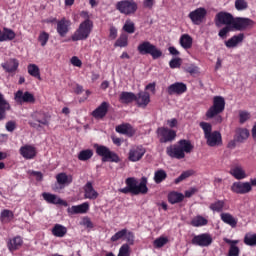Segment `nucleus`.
Returning <instances> with one entry per match:
<instances>
[{
    "label": "nucleus",
    "instance_id": "7c9ffc66",
    "mask_svg": "<svg viewBox=\"0 0 256 256\" xmlns=\"http://www.w3.org/2000/svg\"><path fill=\"white\" fill-rule=\"evenodd\" d=\"M229 173L232 175V177H234V179H237L238 181L247 179V173H245V170H243V167L241 166H235L231 168Z\"/></svg>",
    "mask_w": 256,
    "mask_h": 256
},
{
    "label": "nucleus",
    "instance_id": "1a4fd4ad",
    "mask_svg": "<svg viewBox=\"0 0 256 256\" xmlns=\"http://www.w3.org/2000/svg\"><path fill=\"white\" fill-rule=\"evenodd\" d=\"M253 187H256V178L250 179V182H234L231 186V191L236 195H247V193L253 191Z\"/></svg>",
    "mask_w": 256,
    "mask_h": 256
},
{
    "label": "nucleus",
    "instance_id": "412c9836",
    "mask_svg": "<svg viewBox=\"0 0 256 256\" xmlns=\"http://www.w3.org/2000/svg\"><path fill=\"white\" fill-rule=\"evenodd\" d=\"M1 67L6 73H17L19 69V60L17 58H10L8 61L1 64Z\"/></svg>",
    "mask_w": 256,
    "mask_h": 256
},
{
    "label": "nucleus",
    "instance_id": "774afa93",
    "mask_svg": "<svg viewBox=\"0 0 256 256\" xmlns=\"http://www.w3.org/2000/svg\"><path fill=\"white\" fill-rule=\"evenodd\" d=\"M109 39H117V28L115 26H111L109 30Z\"/></svg>",
    "mask_w": 256,
    "mask_h": 256
},
{
    "label": "nucleus",
    "instance_id": "338daca9",
    "mask_svg": "<svg viewBox=\"0 0 256 256\" xmlns=\"http://www.w3.org/2000/svg\"><path fill=\"white\" fill-rule=\"evenodd\" d=\"M71 64L74 66V67H82L83 65V62L81 61V59H79V57L77 56H73L70 60Z\"/></svg>",
    "mask_w": 256,
    "mask_h": 256
},
{
    "label": "nucleus",
    "instance_id": "4d7b16f0",
    "mask_svg": "<svg viewBox=\"0 0 256 256\" xmlns=\"http://www.w3.org/2000/svg\"><path fill=\"white\" fill-rule=\"evenodd\" d=\"M249 7V4L245 0H235V9L237 11H245Z\"/></svg>",
    "mask_w": 256,
    "mask_h": 256
},
{
    "label": "nucleus",
    "instance_id": "bf43d9fd",
    "mask_svg": "<svg viewBox=\"0 0 256 256\" xmlns=\"http://www.w3.org/2000/svg\"><path fill=\"white\" fill-rule=\"evenodd\" d=\"M130 255H131V252H130L129 244H123L119 249L118 256H130Z\"/></svg>",
    "mask_w": 256,
    "mask_h": 256
},
{
    "label": "nucleus",
    "instance_id": "5fc2aeb1",
    "mask_svg": "<svg viewBox=\"0 0 256 256\" xmlns=\"http://www.w3.org/2000/svg\"><path fill=\"white\" fill-rule=\"evenodd\" d=\"M125 235H127V229L124 228L118 232H116L111 238L110 241L112 243H115L117 241H119V239H123L125 237Z\"/></svg>",
    "mask_w": 256,
    "mask_h": 256
},
{
    "label": "nucleus",
    "instance_id": "423d86ee",
    "mask_svg": "<svg viewBox=\"0 0 256 256\" xmlns=\"http://www.w3.org/2000/svg\"><path fill=\"white\" fill-rule=\"evenodd\" d=\"M94 148L96 150V154L98 155V157H102V163H120L121 162V158L119 157V155L111 151L109 147L105 145L95 144Z\"/></svg>",
    "mask_w": 256,
    "mask_h": 256
},
{
    "label": "nucleus",
    "instance_id": "4be33fe9",
    "mask_svg": "<svg viewBox=\"0 0 256 256\" xmlns=\"http://www.w3.org/2000/svg\"><path fill=\"white\" fill-rule=\"evenodd\" d=\"M84 198L90 199L91 201H95L99 197V192L93 187V182H87L84 187Z\"/></svg>",
    "mask_w": 256,
    "mask_h": 256
},
{
    "label": "nucleus",
    "instance_id": "49530a36",
    "mask_svg": "<svg viewBox=\"0 0 256 256\" xmlns=\"http://www.w3.org/2000/svg\"><path fill=\"white\" fill-rule=\"evenodd\" d=\"M224 207H225V201L218 200L216 202L211 203L209 206V209H211V211H214L216 213H221Z\"/></svg>",
    "mask_w": 256,
    "mask_h": 256
},
{
    "label": "nucleus",
    "instance_id": "0e129e2a",
    "mask_svg": "<svg viewBox=\"0 0 256 256\" xmlns=\"http://www.w3.org/2000/svg\"><path fill=\"white\" fill-rule=\"evenodd\" d=\"M15 129H17V122L10 120L6 123V131H8L9 133H13Z\"/></svg>",
    "mask_w": 256,
    "mask_h": 256
},
{
    "label": "nucleus",
    "instance_id": "a211bd4d",
    "mask_svg": "<svg viewBox=\"0 0 256 256\" xmlns=\"http://www.w3.org/2000/svg\"><path fill=\"white\" fill-rule=\"evenodd\" d=\"M19 153L23 159H35L37 157V148L33 145L26 144L19 149Z\"/></svg>",
    "mask_w": 256,
    "mask_h": 256
},
{
    "label": "nucleus",
    "instance_id": "cd10ccee",
    "mask_svg": "<svg viewBox=\"0 0 256 256\" xmlns=\"http://www.w3.org/2000/svg\"><path fill=\"white\" fill-rule=\"evenodd\" d=\"M7 111H11V104H9L5 95L0 92V121L5 119Z\"/></svg>",
    "mask_w": 256,
    "mask_h": 256
},
{
    "label": "nucleus",
    "instance_id": "0eeeda50",
    "mask_svg": "<svg viewBox=\"0 0 256 256\" xmlns=\"http://www.w3.org/2000/svg\"><path fill=\"white\" fill-rule=\"evenodd\" d=\"M93 27L94 25L89 22H81L72 34L71 41H87L93 32Z\"/></svg>",
    "mask_w": 256,
    "mask_h": 256
},
{
    "label": "nucleus",
    "instance_id": "e433bc0d",
    "mask_svg": "<svg viewBox=\"0 0 256 256\" xmlns=\"http://www.w3.org/2000/svg\"><path fill=\"white\" fill-rule=\"evenodd\" d=\"M15 219V214L13 211L9 209H4L0 213V221L1 223H11Z\"/></svg>",
    "mask_w": 256,
    "mask_h": 256
},
{
    "label": "nucleus",
    "instance_id": "f8f14e48",
    "mask_svg": "<svg viewBox=\"0 0 256 256\" xmlns=\"http://www.w3.org/2000/svg\"><path fill=\"white\" fill-rule=\"evenodd\" d=\"M145 153H147V150L142 145L133 146L129 150L128 159L132 163H137V161H141V159H143Z\"/></svg>",
    "mask_w": 256,
    "mask_h": 256
},
{
    "label": "nucleus",
    "instance_id": "393cba45",
    "mask_svg": "<svg viewBox=\"0 0 256 256\" xmlns=\"http://www.w3.org/2000/svg\"><path fill=\"white\" fill-rule=\"evenodd\" d=\"M138 107H142V109H145L151 103V95H149V92H139L136 95L135 99Z\"/></svg>",
    "mask_w": 256,
    "mask_h": 256
},
{
    "label": "nucleus",
    "instance_id": "864d4df0",
    "mask_svg": "<svg viewBox=\"0 0 256 256\" xmlns=\"http://www.w3.org/2000/svg\"><path fill=\"white\" fill-rule=\"evenodd\" d=\"M169 243V238L167 237H159L156 240H154V247L156 249H161V247H165Z\"/></svg>",
    "mask_w": 256,
    "mask_h": 256
},
{
    "label": "nucleus",
    "instance_id": "c756f323",
    "mask_svg": "<svg viewBox=\"0 0 256 256\" xmlns=\"http://www.w3.org/2000/svg\"><path fill=\"white\" fill-rule=\"evenodd\" d=\"M243 39H245V34L240 33L238 35L232 36L227 41H225V45L228 49H234V47H237L239 43H243Z\"/></svg>",
    "mask_w": 256,
    "mask_h": 256
},
{
    "label": "nucleus",
    "instance_id": "39448f33",
    "mask_svg": "<svg viewBox=\"0 0 256 256\" xmlns=\"http://www.w3.org/2000/svg\"><path fill=\"white\" fill-rule=\"evenodd\" d=\"M32 120L28 123L36 131H42L43 127H49L51 116L43 111H36L31 114Z\"/></svg>",
    "mask_w": 256,
    "mask_h": 256
},
{
    "label": "nucleus",
    "instance_id": "dca6fc26",
    "mask_svg": "<svg viewBox=\"0 0 256 256\" xmlns=\"http://www.w3.org/2000/svg\"><path fill=\"white\" fill-rule=\"evenodd\" d=\"M166 92L168 95H183L187 93V84L183 82H175L167 87Z\"/></svg>",
    "mask_w": 256,
    "mask_h": 256
},
{
    "label": "nucleus",
    "instance_id": "680f3d73",
    "mask_svg": "<svg viewBox=\"0 0 256 256\" xmlns=\"http://www.w3.org/2000/svg\"><path fill=\"white\" fill-rule=\"evenodd\" d=\"M185 71L190 75H197V73H199V67H197L195 64H190L186 66Z\"/></svg>",
    "mask_w": 256,
    "mask_h": 256
},
{
    "label": "nucleus",
    "instance_id": "09e8293b",
    "mask_svg": "<svg viewBox=\"0 0 256 256\" xmlns=\"http://www.w3.org/2000/svg\"><path fill=\"white\" fill-rule=\"evenodd\" d=\"M244 243H245V245H248L249 247H255L256 246V234H246L244 237Z\"/></svg>",
    "mask_w": 256,
    "mask_h": 256
},
{
    "label": "nucleus",
    "instance_id": "5701e85b",
    "mask_svg": "<svg viewBox=\"0 0 256 256\" xmlns=\"http://www.w3.org/2000/svg\"><path fill=\"white\" fill-rule=\"evenodd\" d=\"M137 131L129 123H124L116 126V133L126 135L127 137H133Z\"/></svg>",
    "mask_w": 256,
    "mask_h": 256
},
{
    "label": "nucleus",
    "instance_id": "58836bf2",
    "mask_svg": "<svg viewBox=\"0 0 256 256\" xmlns=\"http://www.w3.org/2000/svg\"><path fill=\"white\" fill-rule=\"evenodd\" d=\"M178 147L181 149V151L184 154L191 153V151H193V149H194V146H193V144H191V141L185 140V139H181L178 141Z\"/></svg>",
    "mask_w": 256,
    "mask_h": 256
},
{
    "label": "nucleus",
    "instance_id": "4468645a",
    "mask_svg": "<svg viewBox=\"0 0 256 256\" xmlns=\"http://www.w3.org/2000/svg\"><path fill=\"white\" fill-rule=\"evenodd\" d=\"M188 17L192 21L193 25H201L207 17V10L203 7L197 8L190 12Z\"/></svg>",
    "mask_w": 256,
    "mask_h": 256
},
{
    "label": "nucleus",
    "instance_id": "a19ab883",
    "mask_svg": "<svg viewBox=\"0 0 256 256\" xmlns=\"http://www.w3.org/2000/svg\"><path fill=\"white\" fill-rule=\"evenodd\" d=\"M208 223L209 220H207V218L197 215L191 220L190 225H192V227H205Z\"/></svg>",
    "mask_w": 256,
    "mask_h": 256
},
{
    "label": "nucleus",
    "instance_id": "b1692460",
    "mask_svg": "<svg viewBox=\"0 0 256 256\" xmlns=\"http://www.w3.org/2000/svg\"><path fill=\"white\" fill-rule=\"evenodd\" d=\"M107 113H109V104L108 102H102L93 112L92 117L94 119H103Z\"/></svg>",
    "mask_w": 256,
    "mask_h": 256
},
{
    "label": "nucleus",
    "instance_id": "a878e982",
    "mask_svg": "<svg viewBox=\"0 0 256 256\" xmlns=\"http://www.w3.org/2000/svg\"><path fill=\"white\" fill-rule=\"evenodd\" d=\"M89 211V202H84L80 205L72 206L67 209L69 215H83Z\"/></svg>",
    "mask_w": 256,
    "mask_h": 256
},
{
    "label": "nucleus",
    "instance_id": "c85d7f7f",
    "mask_svg": "<svg viewBox=\"0 0 256 256\" xmlns=\"http://www.w3.org/2000/svg\"><path fill=\"white\" fill-rule=\"evenodd\" d=\"M20 247H23V238H21V236L11 238L7 242V248L10 253H14V251H19Z\"/></svg>",
    "mask_w": 256,
    "mask_h": 256
},
{
    "label": "nucleus",
    "instance_id": "4c0bfd02",
    "mask_svg": "<svg viewBox=\"0 0 256 256\" xmlns=\"http://www.w3.org/2000/svg\"><path fill=\"white\" fill-rule=\"evenodd\" d=\"M180 45L183 49H191L193 47V38L189 34H182L180 37Z\"/></svg>",
    "mask_w": 256,
    "mask_h": 256
},
{
    "label": "nucleus",
    "instance_id": "2f4dec72",
    "mask_svg": "<svg viewBox=\"0 0 256 256\" xmlns=\"http://www.w3.org/2000/svg\"><path fill=\"white\" fill-rule=\"evenodd\" d=\"M137 99V95L133 92H121L119 96L120 103L124 105H129V103H133Z\"/></svg>",
    "mask_w": 256,
    "mask_h": 256
},
{
    "label": "nucleus",
    "instance_id": "2eb2a0df",
    "mask_svg": "<svg viewBox=\"0 0 256 256\" xmlns=\"http://www.w3.org/2000/svg\"><path fill=\"white\" fill-rule=\"evenodd\" d=\"M211 243H213V237L209 233L199 234L192 238V245H197L198 247H209Z\"/></svg>",
    "mask_w": 256,
    "mask_h": 256
},
{
    "label": "nucleus",
    "instance_id": "a18cd8bd",
    "mask_svg": "<svg viewBox=\"0 0 256 256\" xmlns=\"http://www.w3.org/2000/svg\"><path fill=\"white\" fill-rule=\"evenodd\" d=\"M93 150L91 149H85V150H81L78 153V160L79 161H89V159H91L93 157Z\"/></svg>",
    "mask_w": 256,
    "mask_h": 256
},
{
    "label": "nucleus",
    "instance_id": "c03bdc74",
    "mask_svg": "<svg viewBox=\"0 0 256 256\" xmlns=\"http://www.w3.org/2000/svg\"><path fill=\"white\" fill-rule=\"evenodd\" d=\"M56 181L58 185H69V183H73V178H69L65 173H59L56 176Z\"/></svg>",
    "mask_w": 256,
    "mask_h": 256
},
{
    "label": "nucleus",
    "instance_id": "f03ea898",
    "mask_svg": "<svg viewBox=\"0 0 256 256\" xmlns=\"http://www.w3.org/2000/svg\"><path fill=\"white\" fill-rule=\"evenodd\" d=\"M125 183L126 187L120 189V193H124V195L129 193L132 195H147V193H149V188L147 187V177L145 176L140 179V183L134 177L127 178Z\"/></svg>",
    "mask_w": 256,
    "mask_h": 256
},
{
    "label": "nucleus",
    "instance_id": "13d9d810",
    "mask_svg": "<svg viewBox=\"0 0 256 256\" xmlns=\"http://www.w3.org/2000/svg\"><path fill=\"white\" fill-rule=\"evenodd\" d=\"M123 30L129 34L135 33V23L127 20L123 26Z\"/></svg>",
    "mask_w": 256,
    "mask_h": 256
},
{
    "label": "nucleus",
    "instance_id": "79ce46f5",
    "mask_svg": "<svg viewBox=\"0 0 256 256\" xmlns=\"http://www.w3.org/2000/svg\"><path fill=\"white\" fill-rule=\"evenodd\" d=\"M27 69L31 77H34L35 79L41 81V70L39 69V66H37V64H29Z\"/></svg>",
    "mask_w": 256,
    "mask_h": 256
},
{
    "label": "nucleus",
    "instance_id": "f257e3e1",
    "mask_svg": "<svg viewBox=\"0 0 256 256\" xmlns=\"http://www.w3.org/2000/svg\"><path fill=\"white\" fill-rule=\"evenodd\" d=\"M214 23L216 27L230 26L235 29V31H246V29H251L255 22L249 18L233 17L229 12H219L216 14Z\"/></svg>",
    "mask_w": 256,
    "mask_h": 256
},
{
    "label": "nucleus",
    "instance_id": "6e6d98bb",
    "mask_svg": "<svg viewBox=\"0 0 256 256\" xmlns=\"http://www.w3.org/2000/svg\"><path fill=\"white\" fill-rule=\"evenodd\" d=\"M38 41L42 47H45L47 43L49 42V33L43 31L38 36Z\"/></svg>",
    "mask_w": 256,
    "mask_h": 256
},
{
    "label": "nucleus",
    "instance_id": "9d476101",
    "mask_svg": "<svg viewBox=\"0 0 256 256\" xmlns=\"http://www.w3.org/2000/svg\"><path fill=\"white\" fill-rule=\"evenodd\" d=\"M116 9L122 15H135L139 5L135 0H121L116 3Z\"/></svg>",
    "mask_w": 256,
    "mask_h": 256
},
{
    "label": "nucleus",
    "instance_id": "603ef678",
    "mask_svg": "<svg viewBox=\"0 0 256 256\" xmlns=\"http://www.w3.org/2000/svg\"><path fill=\"white\" fill-rule=\"evenodd\" d=\"M251 119V113L245 111V110H240L239 111V123L240 125H243L244 123H247Z\"/></svg>",
    "mask_w": 256,
    "mask_h": 256
},
{
    "label": "nucleus",
    "instance_id": "69168bd1",
    "mask_svg": "<svg viewBox=\"0 0 256 256\" xmlns=\"http://www.w3.org/2000/svg\"><path fill=\"white\" fill-rule=\"evenodd\" d=\"M80 17H82V19H84V21H82V23H90L93 24V20H91V16L89 15L88 11H82L80 13Z\"/></svg>",
    "mask_w": 256,
    "mask_h": 256
},
{
    "label": "nucleus",
    "instance_id": "f704fd0d",
    "mask_svg": "<svg viewBox=\"0 0 256 256\" xmlns=\"http://www.w3.org/2000/svg\"><path fill=\"white\" fill-rule=\"evenodd\" d=\"M183 199H185V195H183V193L172 191L168 194V202L171 203V205L181 203Z\"/></svg>",
    "mask_w": 256,
    "mask_h": 256
},
{
    "label": "nucleus",
    "instance_id": "6ab92c4d",
    "mask_svg": "<svg viewBox=\"0 0 256 256\" xmlns=\"http://www.w3.org/2000/svg\"><path fill=\"white\" fill-rule=\"evenodd\" d=\"M42 197L44 201H47L48 203H50V205H63V207H67L69 205L67 201L49 192L42 193Z\"/></svg>",
    "mask_w": 256,
    "mask_h": 256
},
{
    "label": "nucleus",
    "instance_id": "052dcab7",
    "mask_svg": "<svg viewBox=\"0 0 256 256\" xmlns=\"http://www.w3.org/2000/svg\"><path fill=\"white\" fill-rule=\"evenodd\" d=\"M128 245H134L135 244V234L131 231H128L126 229V235L124 236Z\"/></svg>",
    "mask_w": 256,
    "mask_h": 256
},
{
    "label": "nucleus",
    "instance_id": "7ed1b4c3",
    "mask_svg": "<svg viewBox=\"0 0 256 256\" xmlns=\"http://www.w3.org/2000/svg\"><path fill=\"white\" fill-rule=\"evenodd\" d=\"M199 127L204 131L208 147H217L223 144L221 132L213 131V126L209 122H200Z\"/></svg>",
    "mask_w": 256,
    "mask_h": 256
},
{
    "label": "nucleus",
    "instance_id": "9b49d317",
    "mask_svg": "<svg viewBox=\"0 0 256 256\" xmlns=\"http://www.w3.org/2000/svg\"><path fill=\"white\" fill-rule=\"evenodd\" d=\"M156 135L159 143H173L177 139V131L165 126L158 127Z\"/></svg>",
    "mask_w": 256,
    "mask_h": 256
},
{
    "label": "nucleus",
    "instance_id": "de8ad7c7",
    "mask_svg": "<svg viewBox=\"0 0 256 256\" xmlns=\"http://www.w3.org/2000/svg\"><path fill=\"white\" fill-rule=\"evenodd\" d=\"M129 45V36L127 34H121L116 40L114 47H127Z\"/></svg>",
    "mask_w": 256,
    "mask_h": 256
},
{
    "label": "nucleus",
    "instance_id": "8fccbe9b",
    "mask_svg": "<svg viewBox=\"0 0 256 256\" xmlns=\"http://www.w3.org/2000/svg\"><path fill=\"white\" fill-rule=\"evenodd\" d=\"M231 31H235V28H233V26H224L218 32V36L220 37V39H227V35H229Z\"/></svg>",
    "mask_w": 256,
    "mask_h": 256
},
{
    "label": "nucleus",
    "instance_id": "6e6552de",
    "mask_svg": "<svg viewBox=\"0 0 256 256\" xmlns=\"http://www.w3.org/2000/svg\"><path fill=\"white\" fill-rule=\"evenodd\" d=\"M137 51L140 55H151L154 60L163 57V51L149 41H143L140 43L137 47Z\"/></svg>",
    "mask_w": 256,
    "mask_h": 256
},
{
    "label": "nucleus",
    "instance_id": "37998d69",
    "mask_svg": "<svg viewBox=\"0 0 256 256\" xmlns=\"http://www.w3.org/2000/svg\"><path fill=\"white\" fill-rule=\"evenodd\" d=\"M167 179V172L163 169H159L154 173V182L156 185L163 183Z\"/></svg>",
    "mask_w": 256,
    "mask_h": 256
},
{
    "label": "nucleus",
    "instance_id": "c9c22d12",
    "mask_svg": "<svg viewBox=\"0 0 256 256\" xmlns=\"http://www.w3.org/2000/svg\"><path fill=\"white\" fill-rule=\"evenodd\" d=\"M52 235L54 237L63 238L67 235V227L61 224H55L51 230Z\"/></svg>",
    "mask_w": 256,
    "mask_h": 256
},
{
    "label": "nucleus",
    "instance_id": "e2e57ef3",
    "mask_svg": "<svg viewBox=\"0 0 256 256\" xmlns=\"http://www.w3.org/2000/svg\"><path fill=\"white\" fill-rule=\"evenodd\" d=\"M170 69H179L181 67V58H173L169 62Z\"/></svg>",
    "mask_w": 256,
    "mask_h": 256
},
{
    "label": "nucleus",
    "instance_id": "72a5a7b5",
    "mask_svg": "<svg viewBox=\"0 0 256 256\" xmlns=\"http://www.w3.org/2000/svg\"><path fill=\"white\" fill-rule=\"evenodd\" d=\"M220 217L221 221H223V223H226V225L232 227V229H235V227H237L238 220L230 213H222Z\"/></svg>",
    "mask_w": 256,
    "mask_h": 256
},
{
    "label": "nucleus",
    "instance_id": "bb28decb",
    "mask_svg": "<svg viewBox=\"0 0 256 256\" xmlns=\"http://www.w3.org/2000/svg\"><path fill=\"white\" fill-rule=\"evenodd\" d=\"M223 241L230 245L227 256H239L241 253V249L237 245H239V240H231L229 238H224Z\"/></svg>",
    "mask_w": 256,
    "mask_h": 256
},
{
    "label": "nucleus",
    "instance_id": "ea45409f",
    "mask_svg": "<svg viewBox=\"0 0 256 256\" xmlns=\"http://www.w3.org/2000/svg\"><path fill=\"white\" fill-rule=\"evenodd\" d=\"M15 37H17V34H15V31L9 28H4L3 33L0 36V43H3V41H13Z\"/></svg>",
    "mask_w": 256,
    "mask_h": 256
},
{
    "label": "nucleus",
    "instance_id": "473e14b6",
    "mask_svg": "<svg viewBox=\"0 0 256 256\" xmlns=\"http://www.w3.org/2000/svg\"><path fill=\"white\" fill-rule=\"evenodd\" d=\"M249 135L250 133L247 128H237L234 139L238 143H243V141H246V139H249Z\"/></svg>",
    "mask_w": 256,
    "mask_h": 256
},
{
    "label": "nucleus",
    "instance_id": "aec40b11",
    "mask_svg": "<svg viewBox=\"0 0 256 256\" xmlns=\"http://www.w3.org/2000/svg\"><path fill=\"white\" fill-rule=\"evenodd\" d=\"M166 155L171 159H185V153L178 145H170L166 148Z\"/></svg>",
    "mask_w": 256,
    "mask_h": 256
},
{
    "label": "nucleus",
    "instance_id": "f3484780",
    "mask_svg": "<svg viewBox=\"0 0 256 256\" xmlns=\"http://www.w3.org/2000/svg\"><path fill=\"white\" fill-rule=\"evenodd\" d=\"M14 99L19 105H23V103H35V96L33 94L30 92L23 93L21 90L15 93Z\"/></svg>",
    "mask_w": 256,
    "mask_h": 256
},
{
    "label": "nucleus",
    "instance_id": "20e7f679",
    "mask_svg": "<svg viewBox=\"0 0 256 256\" xmlns=\"http://www.w3.org/2000/svg\"><path fill=\"white\" fill-rule=\"evenodd\" d=\"M225 111V98L223 96H214L212 106L207 110L206 117L207 119H214L215 123H222L223 117L221 113Z\"/></svg>",
    "mask_w": 256,
    "mask_h": 256
},
{
    "label": "nucleus",
    "instance_id": "ddd939ff",
    "mask_svg": "<svg viewBox=\"0 0 256 256\" xmlns=\"http://www.w3.org/2000/svg\"><path fill=\"white\" fill-rule=\"evenodd\" d=\"M71 20L63 17L60 20L56 21V32L59 37H67L69 31H71Z\"/></svg>",
    "mask_w": 256,
    "mask_h": 256
},
{
    "label": "nucleus",
    "instance_id": "3c124183",
    "mask_svg": "<svg viewBox=\"0 0 256 256\" xmlns=\"http://www.w3.org/2000/svg\"><path fill=\"white\" fill-rule=\"evenodd\" d=\"M193 175V171L188 170L181 173V175L174 180L175 185H179V183L185 181V179H189Z\"/></svg>",
    "mask_w": 256,
    "mask_h": 256
}]
</instances>
